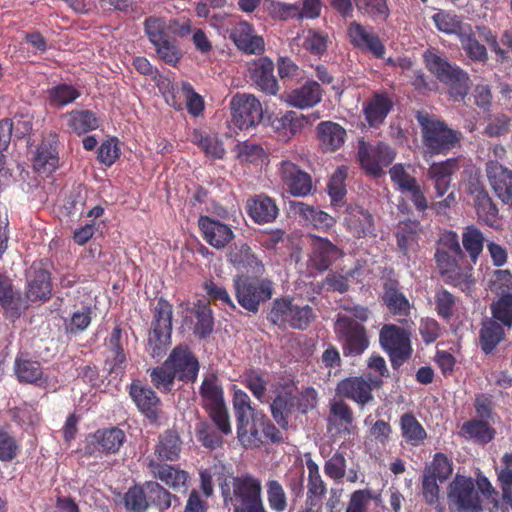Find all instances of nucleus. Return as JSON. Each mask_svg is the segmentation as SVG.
I'll use <instances>...</instances> for the list:
<instances>
[{
	"mask_svg": "<svg viewBox=\"0 0 512 512\" xmlns=\"http://www.w3.org/2000/svg\"><path fill=\"white\" fill-rule=\"evenodd\" d=\"M473 202L478 218L489 226H493L497 220L498 209L489 194L482 188L475 186L471 189Z\"/></svg>",
	"mask_w": 512,
	"mask_h": 512,
	"instance_id": "39",
	"label": "nucleus"
},
{
	"mask_svg": "<svg viewBox=\"0 0 512 512\" xmlns=\"http://www.w3.org/2000/svg\"><path fill=\"white\" fill-rule=\"evenodd\" d=\"M181 441L177 432L167 430L159 436L155 452L162 460L175 461L179 458Z\"/></svg>",
	"mask_w": 512,
	"mask_h": 512,
	"instance_id": "44",
	"label": "nucleus"
},
{
	"mask_svg": "<svg viewBox=\"0 0 512 512\" xmlns=\"http://www.w3.org/2000/svg\"><path fill=\"white\" fill-rule=\"evenodd\" d=\"M453 468L450 460L442 453H436L432 462L424 468L423 473L439 482L446 481L452 474Z\"/></svg>",
	"mask_w": 512,
	"mask_h": 512,
	"instance_id": "54",
	"label": "nucleus"
},
{
	"mask_svg": "<svg viewBox=\"0 0 512 512\" xmlns=\"http://www.w3.org/2000/svg\"><path fill=\"white\" fill-rule=\"evenodd\" d=\"M401 436L405 442L413 447L420 446L427 438V432L416 417L405 413L399 421Z\"/></svg>",
	"mask_w": 512,
	"mask_h": 512,
	"instance_id": "40",
	"label": "nucleus"
},
{
	"mask_svg": "<svg viewBox=\"0 0 512 512\" xmlns=\"http://www.w3.org/2000/svg\"><path fill=\"white\" fill-rule=\"evenodd\" d=\"M58 161L55 136L44 139L33 157L34 169L39 173L50 174L58 167Z\"/></svg>",
	"mask_w": 512,
	"mask_h": 512,
	"instance_id": "31",
	"label": "nucleus"
},
{
	"mask_svg": "<svg viewBox=\"0 0 512 512\" xmlns=\"http://www.w3.org/2000/svg\"><path fill=\"white\" fill-rule=\"evenodd\" d=\"M230 39L235 46L245 54H261L265 50V42L258 35L254 27L246 22L236 23L229 32Z\"/></svg>",
	"mask_w": 512,
	"mask_h": 512,
	"instance_id": "18",
	"label": "nucleus"
},
{
	"mask_svg": "<svg viewBox=\"0 0 512 512\" xmlns=\"http://www.w3.org/2000/svg\"><path fill=\"white\" fill-rule=\"evenodd\" d=\"M295 306L296 305L288 300H275L269 313V320L275 325H282L285 323L291 324V317Z\"/></svg>",
	"mask_w": 512,
	"mask_h": 512,
	"instance_id": "63",
	"label": "nucleus"
},
{
	"mask_svg": "<svg viewBox=\"0 0 512 512\" xmlns=\"http://www.w3.org/2000/svg\"><path fill=\"white\" fill-rule=\"evenodd\" d=\"M261 426L263 413L253 414V417L237 423V437L245 448H256L263 443Z\"/></svg>",
	"mask_w": 512,
	"mask_h": 512,
	"instance_id": "33",
	"label": "nucleus"
},
{
	"mask_svg": "<svg viewBox=\"0 0 512 512\" xmlns=\"http://www.w3.org/2000/svg\"><path fill=\"white\" fill-rule=\"evenodd\" d=\"M505 327L493 318H485L479 330V345L486 354H492L496 347L505 339Z\"/></svg>",
	"mask_w": 512,
	"mask_h": 512,
	"instance_id": "30",
	"label": "nucleus"
},
{
	"mask_svg": "<svg viewBox=\"0 0 512 512\" xmlns=\"http://www.w3.org/2000/svg\"><path fill=\"white\" fill-rule=\"evenodd\" d=\"M172 306L159 299L154 308V316L148 335V350L152 357H161L171 344Z\"/></svg>",
	"mask_w": 512,
	"mask_h": 512,
	"instance_id": "5",
	"label": "nucleus"
},
{
	"mask_svg": "<svg viewBox=\"0 0 512 512\" xmlns=\"http://www.w3.org/2000/svg\"><path fill=\"white\" fill-rule=\"evenodd\" d=\"M486 173L496 196L512 208V171L498 162L490 161L486 165Z\"/></svg>",
	"mask_w": 512,
	"mask_h": 512,
	"instance_id": "22",
	"label": "nucleus"
},
{
	"mask_svg": "<svg viewBox=\"0 0 512 512\" xmlns=\"http://www.w3.org/2000/svg\"><path fill=\"white\" fill-rule=\"evenodd\" d=\"M149 468L155 478L164 482L172 489L179 490L184 488V491L187 490L188 474L185 471L154 461H150Z\"/></svg>",
	"mask_w": 512,
	"mask_h": 512,
	"instance_id": "36",
	"label": "nucleus"
},
{
	"mask_svg": "<svg viewBox=\"0 0 512 512\" xmlns=\"http://www.w3.org/2000/svg\"><path fill=\"white\" fill-rule=\"evenodd\" d=\"M456 158H449L442 162L433 163L427 171V176L433 181L436 197H442L449 189L451 176L459 170Z\"/></svg>",
	"mask_w": 512,
	"mask_h": 512,
	"instance_id": "26",
	"label": "nucleus"
},
{
	"mask_svg": "<svg viewBox=\"0 0 512 512\" xmlns=\"http://www.w3.org/2000/svg\"><path fill=\"white\" fill-rule=\"evenodd\" d=\"M308 469V484H307V498L306 500H318L321 502V497L326 493V484L323 481L318 465L308 460L306 462Z\"/></svg>",
	"mask_w": 512,
	"mask_h": 512,
	"instance_id": "51",
	"label": "nucleus"
},
{
	"mask_svg": "<svg viewBox=\"0 0 512 512\" xmlns=\"http://www.w3.org/2000/svg\"><path fill=\"white\" fill-rule=\"evenodd\" d=\"M448 242L450 251L459 259L457 260L446 251L438 250L435 257L439 271L446 283L458 287L464 292L470 291L475 284L473 268L464 261L457 235L451 234Z\"/></svg>",
	"mask_w": 512,
	"mask_h": 512,
	"instance_id": "1",
	"label": "nucleus"
},
{
	"mask_svg": "<svg viewBox=\"0 0 512 512\" xmlns=\"http://www.w3.org/2000/svg\"><path fill=\"white\" fill-rule=\"evenodd\" d=\"M297 389L293 385H281L275 390V397L270 405L274 420L282 428L288 427V417L299 409Z\"/></svg>",
	"mask_w": 512,
	"mask_h": 512,
	"instance_id": "16",
	"label": "nucleus"
},
{
	"mask_svg": "<svg viewBox=\"0 0 512 512\" xmlns=\"http://www.w3.org/2000/svg\"><path fill=\"white\" fill-rule=\"evenodd\" d=\"M392 107L391 100L384 95H375L364 108L366 120L371 126L380 125Z\"/></svg>",
	"mask_w": 512,
	"mask_h": 512,
	"instance_id": "46",
	"label": "nucleus"
},
{
	"mask_svg": "<svg viewBox=\"0 0 512 512\" xmlns=\"http://www.w3.org/2000/svg\"><path fill=\"white\" fill-rule=\"evenodd\" d=\"M344 222L347 230L357 238L375 236V223L372 214L358 206L351 205L346 210Z\"/></svg>",
	"mask_w": 512,
	"mask_h": 512,
	"instance_id": "23",
	"label": "nucleus"
},
{
	"mask_svg": "<svg viewBox=\"0 0 512 512\" xmlns=\"http://www.w3.org/2000/svg\"><path fill=\"white\" fill-rule=\"evenodd\" d=\"M372 501L379 504L381 495L371 489L356 490L351 494L345 512H369Z\"/></svg>",
	"mask_w": 512,
	"mask_h": 512,
	"instance_id": "50",
	"label": "nucleus"
},
{
	"mask_svg": "<svg viewBox=\"0 0 512 512\" xmlns=\"http://www.w3.org/2000/svg\"><path fill=\"white\" fill-rule=\"evenodd\" d=\"M238 303L246 310L256 313L261 302L272 297V283L266 279H249L243 275L233 280Z\"/></svg>",
	"mask_w": 512,
	"mask_h": 512,
	"instance_id": "7",
	"label": "nucleus"
},
{
	"mask_svg": "<svg viewBox=\"0 0 512 512\" xmlns=\"http://www.w3.org/2000/svg\"><path fill=\"white\" fill-rule=\"evenodd\" d=\"M423 58L427 69L433 73L440 82L449 86L450 94L455 99H464L471 86L468 74L458 66L450 64L446 58H443L434 49L425 51Z\"/></svg>",
	"mask_w": 512,
	"mask_h": 512,
	"instance_id": "3",
	"label": "nucleus"
},
{
	"mask_svg": "<svg viewBox=\"0 0 512 512\" xmlns=\"http://www.w3.org/2000/svg\"><path fill=\"white\" fill-rule=\"evenodd\" d=\"M278 175L283 186L295 197H304L312 190V179L296 164L283 160L278 167Z\"/></svg>",
	"mask_w": 512,
	"mask_h": 512,
	"instance_id": "15",
	"label": "nucleus"
},
{
	"mask_svg": "<svg viewBox=\"0 0 512 512\" xmlns=\"http://www.w3.org/2000/svg\"><path fill=\"white\" fill-rule=\"evenodd\" d=\"M462 244L475 264L483 250L484 236L482 232L473 225L466 227L462 234Z\"/></svg>",
	"mask_w": 512,
	"mask_h": 512,
	"instance_id": "52",
	"label": "nucleus"
},
{
	"mask_svg": "<svg viewBox=\"0 0 512 512\" xmlns=\"http://www.w3.org/2000/svg\"><path fill=\"white\" fill-rule=\"evenodd\" d=\"M225 504L234 509L263 502L261 481L250 474L233 477L221 485Z\"/></svg>",
	"mask_w": 512,
	"mask_h": 512,
	"instance_id": "6",
	"label": "nucleus"
},
{
	"mask_svg": "<svg viewBox=\"0 0 512 512\" xmlns=\"http://www.w3.org/2000/svg\"><path fill=\"white\" fill-rule=\"evenodd\" d=\"M421 227L418 221L407 220L398 224L396 231L397 246L404 255L415 249Z\"/></svg>",
	"mask_w": 512,
	"mask_h": 512,
	"instance_id": "41",
	"label": "nucleus"
},
{
	"mask_svg": "<svg viewBox=\"0 0 512 512\" xmlns=\"http://www.w3.org/2000/svg\"><path fill=\"white\" fill-rule=\"evenodd\" d=\"M448 503L457 512H481L482 504L471 478L456 475L449 485Z\"/></svg>",
	"mask_w": 512,
	"mask_h": 512,
	"instance_id": "9",
	"label": "nucleus"
},
{
	"mask_svg": "<svg viewBox=\"0 0 512 512\" xmlns=\"http://www.w3.org/2000/svg\"><path fill=\"white\" fill-rule=\"evenodd\" d=\"M460 43L467 56L473 61L484 62L488 58L486 47L473 34L460 35Z\"/></svg>",
	"mask_w": 512,
	"mask_h": 512,
	"instance_id": "62",
	"label": "nucleus"
},
{
	"mask_svg": "<svg viewBox=\"0 0 512 512\" xmlns=\"http://www.w3.org/2000/svg\"><path fill=\"white\" fill-rule=\"evenodd\" d=\"M248 76L256 87L267 95L275 96L279 91L274 76V63L268 57H260L248 63Z\"/></svg>",
	"mask_w": 512,
	"mask_h": 512,
	"instance_id": "17",
	"label": "nucleus"
},
{
	"mask_svg": "<svg viewBox=\"0 0 512 512\" xmlns=\"http://www.w3.org/2000/svg\"><path fill=\"white\" fill-rule=\"evenodd\" d=\"M395 151L387 144L378 142L369 144L363 140L358 143V159L362 168L370 175L380 176L383 167L395 158Z\"/></svg>",
	"mask_w": 512,
	"mask_h": 512,
	"instance_id": "12",
	"label": "nucleus"
},
{
	"mask_svg": "<svg viewBox=\"0 0 512 512\" xmlns=\"http://www.w3.org/2000/svg\"><path fill=\"white\" fill-rule=\"evenodd\" d=\"M67 126L76 134H84L98 128L99 121L95 114L88 110L72 111L65 115Z\"/></svg>",
	"mask_w": 512,
	"mask_h": 512,
	"instance_id": "47",
	"label": "nucleus"
},
{
	"mask_svg": "<svg viewBox=\"0 0 512 512\" xmlns=\"http://www.w3.org/2000/svg\"><path fill=\"white\" fill-rule=\"evenodd\" d=\"M320 146L324 151L338 150L345 142L346 130L338 123L325 121L317 126Z\"/></svg>",
	"mask_w": 512,
	"mask_h": 512,
	"instance_id": "37",
	"label": "nucleus"
},
{
	"mask_svg": "<svg viewBox=\"0 0 512 512\" xmlns=\"http://www.w3.org/2000/svg\"><path fill=\"white\" fill-rule=\"evenodd\" d=\"M311 252L307 267L310 274L326 271L341 256L340 249L326 238L310 236Z\"/></svg>",
	"mask_w": 512,
	"mask_h": 512,
	"instance_id": "14",
	"label": "nucleus"
},
{
	"mask_svg": "<svg viewBox=\"0 0 512 512\" xmlns=\"http://www.w3.org/2000/svg\"><path fill=\"white\" fill-rule=\"evenodd\" d=\"M150 377L154 387L164 393H169L172 390L176 378L166 361L161 366L152 369Z\"/></svg>",
	"mask_w": 512,
	"mask_h": 512,
	"instance_id": "60",
	"label": "nucleus"
},
{
	"mask_svg": "<svg viewBox=\"0 0 512 512\" xmlns=\"http://www.w3.org/2000/svg\"><path fill=\"white\" fill-rule=\"evenodd\" d=\"M14 372L22 383L43 385V371L40 363L29 358L26 354H19L14 362Z\"/></svg>",
	"mask_w": 512,
	"mask_h": 512,
	"instance_id": "35",
	"label": "nucleus"
},
{
	"mask_svg": "<svg viewBox=\"0 0 512 512\" xmlns=\"http://www.w3.org/2000/svg\"><path fill=\"white\" fill-rule=\"evenodd\" d=\"M192 142L199 146L208 157L222 159L225 155L223 143L216 134L194 131Z\"/></svg>",
	"mask_w": 512,
	"mask_h": 512,
	"instance_id": "48",
	"label": "nucleus"
},
{
	"mask_svg": "<svg viewBox=\"0 0 512 512\" xmlns=\"http://www.w3.org/2000/svg\"><path fill=\"white\" fill-rule=\"evenodd\" d=\"M322 93V88L318 82L308 80L302 86L293 89L283 96V100L289 106L298 109H306L320 103L322 100Z\"/></svg>",
	"mask_w": 512,
	"mask_h": 512,
	"instance_id": "25",
	"label": "nucleus"
},
{
	"mask_svg": "<svg viewBox=\"0 0 512 512\" xmlns=\"http://www.w3.org/2000/svg\"><path fill=\"white\" fill-rule=\"evenodd\" d=\"M247 209L250 217L259 224L274 221L279 212L275 201L264 194L249 198Z\"/></svg>",
	"mask_w": 512,
	"mask_h": 512,
	"instance_id": "32",
	"label": "nucleus"
},
{
	"mask_svg": "<svg viewBox=\"0 0 512 512\" xmlns=\"http://www.w3.org/2000/svg\"><path fill=\"white\" fill-rule=\"evenodd\" d=\"M175 377L181 381H195L199 363L188 348L176 347L166 360Z\"/></svg>",
	"mask_w": 512,
	"mask_h": 512,
	"instance_id": "20",
	"label": "nucleus"
},
{
	"mask_svg": "<svg viewBox=\"0 0 512 512\" xmlns=\"http://www.w3.org/2000/svg\"><path fill=\"white\" fill-rule=\"evenodd\" d=\"M125 506L133 512H144L149 506V498L146 493V483L143 486L130 488L124 496Z\"/></svg>",
	"mask_w": 512,
	"mask_h": 512,
	"instance_id": "59",
	"label": "nucleus"
},
{
	"mask_svg": "<svg viewBox=\"0 0 512 512\" xmlns=\"http://www.w3.org/2000/svg\"><path fill=\"white\" fill-rule=\"evenodd\" d=\"M416 119L421 128L422 143L432 154L446 153L459 144L461 133L426 112H417Z\"/></svg>",
	"mask_w": 512,
	"mask_h": 512,
	"instance_id": "2",
	"label": "nucleus"
},
{
	"mask_svg": "<svg viewBox=\"0 0 512 512\" xmlns=\"http://www.w3.org/2000/svg\"><path fill=\"white\" fill-rule=\"evenodd\" d=\"M120 339L121 329L119 327H115L108 340L109 352L106 358V364L109 366V371L116 374L123 371L126 359L120 344Z\"/></svg>",
	"mask_w": 512,
	"mask_h": 512,
	"instance_id": "45",
	"label": "nucleus"
},
{
	"mask_svg": "<svg viewBox=\"0 0 512 512\" xmlns=\"http://www.w3.org/2000/svg\"><path fill=\"white\" fill-rule=\"evenodd\" d=\"M327 423L329 430L334 429L337 432L350 434L351 426L353 424L352 409L342 400L333 401L330 405Z\"/></svg>",
	"mask_w": 512,
	"mask_h": 512,
	"instance_id": "38",
	"label": "nucleus"
},
{
	"mask_svg": "<svg viewBox=\"0 0 512 512\" xmlns=\"http://www.w3.org/2000/svg\"><path fill=\"white\" fill-rule=\"evenodd\" d=\"M382 385L378 378L348 377L341 380L336 387L339 396L356 402L361 407L373 401L372 391Z\"/></svg>",
	"mask_w": 512,
	"mask_h": 512,
	"instance_id": "13",
	"label": "nucleus"
},
{
	"mask_svg": "<svg viewBox=\"0 0 512 512\" xmlns=\"http://www.w3.org/2000/svg\"><path fill=\"white\" fill-rule=\"evenodd\" d=\"M0 303L4 308L11 310L27 307V302L15 294L11 281L6 276H0Z\"/></svg>",
	"mask_w": 512,
	"mask_h": 512,
	"instance_id": "57",
	"label": "nucleus"
},
{
	"mask_svg": "<svg viewBox=\"0 0 512 512\" xmlns=\"http://www.w3.org/2000/svg\"><path fill=\"white\" fill-rule=\"evenodd\" d=\"M490 310L492 314L490 318L507 328L512 327V295H504L493 301Z\"/></svg>",
	"mask_w": 512,
	"mask_h": 512,
	"instance_id": "53",
	"label": "nucleus"
},
{
	"mask_svg": "<svg viewBox=\"0 0 512 512\" xmlns=\"http://www.w3.org/2000/svg\"><path fill=\"white\" fill-rule=\"evenodd\" d=\"M196 323L194 327V334L200 338L208 337L214 326L212 312L207 305H199L195 311Z\"/></svg>",
	"mask_w": 512,
	"mask_h": 512,
	"instance_id": "61",
	"label": "nucleus"
},
{
	"mask_svg": "<svg viewBox=\"0 0 512 512\" xmlns=\"http://www.w3.org/2000/svg\"><path fill=\"white\" fill-rule=\"evenodd\" d=\"M201 404L208 411L214 424L225 435L232 432L229 412L224 400V391L214 374L204 377L199 390Z\"/></svg>",
	"mask_w": 512,
	"mask_h": 512,
	"instance_id": "4",
	"label": "nucleus"
},
{
	"mask_svg": "<svg viewBox=\"0 0 512 512\" xmlns=\"http://www.w3.org/2000/svg\"><path fill=\"white\" fill-rule=\"evenodd\" d=\"M347 35L352 45L365 49L377 58H383L385 47L378 35L360 24L353 21L347 28Z\"/></svg>",
	"mask_w": 512,
	"mask_h": 512,
	"instance_id": "24",
	"label": "nucleus"
},
{
	"mask_svg": "<svg viewBox=\"0 0 512 512\" xmlns=\"http://www.w3.org/2000/svg\"><path fill=\"white\" fill-rule=\"evenodd\" d=\"M227 260L238 270L259 273L262 265L246 243L234 244L227 253Z\"/></svg>",
	"mask_w": 512,
	"mask_h": 512,
	"instance_id": "28",
	"label": "nucleus"
},
{
	"mask_svg": "<svg viewBox=\"0 0 512 512\" xmlns=\"http://www.w3.org/2000/svg\"><path fill=\"white\" fill-rule=\"evenodd\" d=\"M130 395L138 409L151 421L158 418L160 399L155 392L148 387L133 383L130 388Z\"/></svg>",
	"mask_w": 512,
	"mask_h": 512,
	"instance_id": "29",
	"label": "nucleus"
},
{
	"mask_svg": "<svg viewBox=\"0 0 512 512\" xmlns=\"http://www.w3.org/2000/svg\"><path fill=\"white\" fill-rule=\"evenodd\" d=\"M198 226L203 239L213 248L222 250L234 239L235 234L231 227L217 219L200 216Z\"/></svg>",
	"mask_w": 512,
	"mask_h": 512,
	"instance_id": "21",
	"label": "nucleus"
},
{
	"mask_svg": "<svg viewBox=\"0 0 512 512\" xmlns=\"http://www.w3.org/2000/svg\"><path fill=\"white\" fill-rule=\"evenodd\" d=\"M146 493L148 494L149 504H153L161 511L171 506L172 495L156 482H146Z\"/></svg>",
	"mask_w": 512,
	"mask_h": 512,
	"instance_id": "64",
	"label": "nucleus"
},
{
	"mask_svg": "<svg viewBox=\"0 0 512 512\" xmlns=\"http://www.w3.org/2000/svg\"><path fill=\"white\" fill-rule=\"evenodd\" d=\"M95 439L103 451L108 453H115L123 445L125 441V434L121 429L117 427H111L98 430L95 433Z\"/></svg>",
	"mask_w": 512,
	"mask_h": 512,
	"instance_id": "49",
	"label": "nucleus"
},
{
	"mask_svg": "<svg viewBox=\"0 0 512 512\" xmlns=\"http://www.w3.org/2000/svg\"><path fill=\"white\" fill-rule=\"evenodd\" d=\"M290 209L295 214L301 216L307 223L323 231L329 230L336 223L335 218L328 213L316 210L314 207L309 206L304 202H290Z\"/></svg>",
	"mask_w": 512,
	"mask_h": 512,
	"instance_id": "34",
	"label": "nucleus"
},
{
	"mask_svg": "<svg viewBox=\"0 0 512 512\" xmlns=\"http://www.w3.org/2000/svg\"><path fill=\"white\" fill-rule=\"evenodd\" d=\"M488 288L499 297L512 295V274L507 269H497L488 280Z\"/></svg>",
	"mask_w": 512,
	"mask_h": 512,
	"instance_id": "55",
	"label": "nucleus"
},
{
	"mask_svg": "<svg viewBox=\"0 0 512 512\" xmlns=\"http://www.w3.org/2000/svg\"><path fill=\"white\" fill-rule=\"evenodd\" d=\"M267 501L271 510L275 512H284L287 508V495L283 485L270 479L266 483Z\"/></svg>",
	"mask_w": 512,
	"mask_h": 512,
	"instance_id": "56",
	"label": "nucleus"
},
{
	"mask_svg": "<svg viewBox=\"0 0 512 512\" xmlns=\"http://www.w3.org/2000/svg\"><path fill=\"white\" fill-rule=\"evenodd\" d=\"M335 333L345 356H359L369 346L365 327L349 316H337Z\"/></svg>",
	"mask_w": 512,
	"mask_h": 512,
	"instance_id": "8",
	"label": "nucleus"
},
{
	"mask_svg": "<svg viewBox=\"0 0 512 512\" xmlns=\"http://www.w3.org/2000/svg\"><path fill=\"white\" fill-rule=\"evenodd\" d=\"M233 409L236 416V422H243L247 418L253 417V414H262L255 411L251 405L250 397L241 389H235L233 395Z\"/></svg>",
	"mask_w": 512,
	"mask_h": 512,
	"instance_id": "58",
	"label": "nucleus"
},
{
	"mask_svg": "<svg viewBox=\"0 0 512 512\" xmlns=\"http://www.w3.org/2000/svg\"><path fill=\"white\" fill-rule=\"evenodd\" d=\"M308 123V118L295 111H287L283 115L276 116L271 121V127L278 138L283 141H289L298 134Z\"/></svg>",
	"mask_w": 512,
	"mask_h": 512,
	"instance_id": "27",
	"label": "nucleus"
},
{
	"mask_svg": "<svg viewBox=\"0 0 512 512\" xmlns=\"http://www.w3.org/2000/svg\"><path fill=\"white\" fill-rule=\"evenodd\" d=\"M297 46L309 51L313 55H323L328 47V35L314 29L304 30L294 38Z\"/></svg>",
	"mask_w": 512,
	"mask_h": 512,
	"instance_id": "42",
	"label": "nucleus"
},
{
	"mask_svg": "<svg viewBox=\"0 0 512 512\" xmlns=\"http://www.w3.org/2000/svg\"><path fill=\"white\" fill-rule=\"evenodd\" d=\"M28 301H45L51 296L50 274L41 262L33 263L26 272Z\"/></svg>",
	"mask_w": 512,
	"mask_h": 512,
	"instance_id": "19",
	"label": "nucleus"
},
{
	"mask_svg": "<svg viewBox=\"0 0 512 512\" xmlns=\"http://www.w3.org/2000/svg\"><path fill=\"white\" fill-rule=\"evenodd\" d=\"M233 124L240 130L256 126L263 118L260 101L252 94L236 93L230 101Z\"/></svg>",
	"mask_w": 512,
	"mask_h": 512,
	"instance_id": "10",
	"label": "nucleus"
},
{
	"mask_svg": "<svg viewBox=\"0 0 512 512\" xmlns=\"http://www.w3.org/2000/svg\"><path fill=\"white\" fill-rule=\"evenodd\" d=\"M381 347L388 353L394 367L401 365L412 353L409 334L405 329L386 324L379 335Z\"/></svg>",
	"mask_w": 512,
	"mask_h": 512,
	"instance_id": "11",
	"label": "nucleus"
},
{
	"mask_svg": "<svg viewBox=\"0 0 512 512\" xmlns=\"http://www.w3.org/2000/svg\"><path fill=\"white\" fill-rule=\"evenodd\" d=\"M460 434L466 439L486 444L494 439L496 431L485 420L473 419L462 425Z\"/></svg>",
	"mask_w": 512,
	"mask_h": 512,
	"instance_id": "43",
	"label": "nucleus"
}]
</instances>
